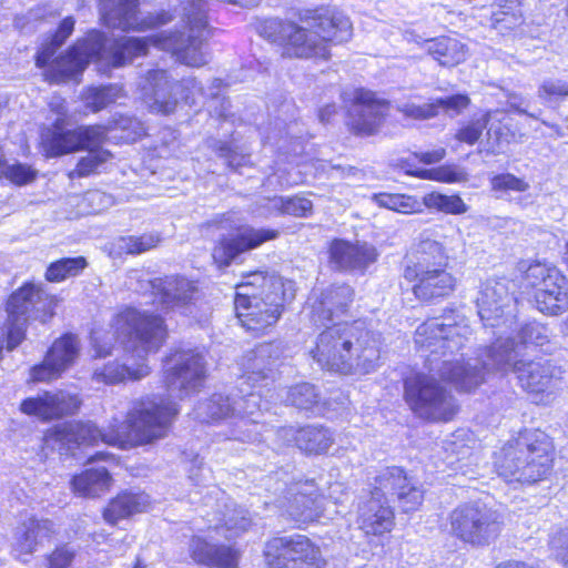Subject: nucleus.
<instances>
[{
  "mask_svg": "<svg viewBox=\"0 0 568 568\" xmlns=\"http://www.w3.org/2000/svg\"><path fill=\"white\" fill-rule=\"evenodd\" d=\"M372 200L381 207H385L402 214H412L422 211V203L412 195L377 193Z\"/></svg>",
  "mask_w": 568,
  "mask_h": 568,
  "instance_id": "44",
  "label": "nucleus"
},
{
  "mask_svg": "<svg viewBox=\"0 0 568 568\" xmlns=\"http://www.w3.org/2000/svg\"><path fill=\"white\" fill-rule=\"evenodd\" d=\"M270 568H324L320 549L303 535L276 537L267 541L264 550Z\"/></svg>",
  "mask_w": 568,
  "mask_h": 568,
  "instance_id": "15",
  "label": "nucleus"
},
{
  "mask_svg": "<svg viewBox=\"0 0 568 568\" xmlns=\"http://www.w3.org/2000/svg\"><path fill=\"white\" fill-rule=\"evenodd\" d=\"M313 210L312 202L306 197H285L284 214L294 216H307Z\"/></svg>",
  "mask_w": 568,
  "mask_h": 568,
  "instance_id": "61",
  "label": "nucleus"
},
{
  "mask_svg": "<svg viewBox=\"0 0 568 568\" xmlns=\"http://www.w3.org/2000/svg\"><path fill=\"white\" fill-rule=\"evenodd\" d=\"M162 237L159 233H144L140 236H120L112 242V251L115 254L139 255L158 247Z\"/></svg>",
  "mask_w": 568,
  "mask_h": 568,
  "instance_id": "38",
  "label": "nucleus"
},
{
  "mask_svg": "<svg viewBox=\"0 0 568 568\" xmlns=\"http://www.w3.org/2000/svg\"><path fill=\"white\" fill-rule=\"evenodd\" d=\"M351 329L356 333V339L352 341L348 348V357L345 358L343 375L368 374L379 366L381 359V336L367 329L362 322L351 323Z\"/></svg>",
  "mask_w": 568,
  "mask_h": 568,
  "instance_id": "21",
  "label": "nucleus"
},
{
  "mask_svg": "<svg viewBox=\"0 0 568 568\" xmlns=\"http://www.w3.org/2000/svg\"><path fill=\"white\" fill-rule=\"evenodd\" d=\"M57 302L55 296L33 283H27L12 293L7 303V348L11 351L24 339L31 315L44 323L53 315Z\"/></svg>",
  "mask_w": 568,
  "mask_h": 568,
  "instance_id": "12",
  "label": "nucleus"
},
{
  "mask_svg": "<svg viewBox=\"0 0 568 568\" xmlns=\"http://www.w3.org/2000/svg\"><path fill=\"white\" fill-rule=\"evenodd\" d=\"M263 386L250 384L244 386V392L240 389V381L237 382V394H234L237 405H235V418H237V430L232 434L234 439L241 442H253L257 439V434L248 428L251 425H256V419L253 418L254 414L262 409V393Z\"/></svg>",
  "mask_w": 568,
  "mask_h": 568,
  "instance_id": "28",
  "label": "nucleus"
},
{
  "mask_svg": "<svg viewBox=\"0 0 568 568\" xmlns=\"http://www.w3.org/2000/svg\"><path fill=\"white\" fill-rule=\"evenodd\" d=\"M356 339V333L351 329V323H335L320 333L316 345L311 349V356L327 371L342 374L345 369V358L348 357L347 347Z\"/></svg>",
  "mask_w": 568,
  "mask_h": 568,
  "instance_id": "17",
  "label": "nucleus"
},
{
  "mask_svg": "<svg viewBox=\"0 0 568 568\" xmlns=\"http://www.w3.org/2000/svg\"><path fill=\"white\" fill-rule=\"evenodd\" d=\"M87 266L88 262L83 256L61 258L47 267L44 276L48 282L58 283L78 276Z\"/></svg>",
  "mask_w": 568,
  "mask_h": 568,
  "instance_id": "43",
  "label": "nucleus"
},
{
  "mask_svg": "<svg viewBox=\"0 0 568 568\" xmlns=\"http://www.w3.org/2000/svg\"><path fill=\"white\" fill-rule=\"evenodd\" d=\"M555 266H550L544 263L530 264L525 272V280L531 287H538L544 285L550 276V271H556Z\"/></svg>",
  "mask_w": 568,
  "mask_h": 568,
  "instance_id": "58",
  "label": "nucleus"
},
{
  "mask_svg": "<svg viewBox=\"0 0 568 568\" xmlns=\"http://www.w3.org/2000/svg\"><path fill=\"white\" fill-rule=\"evenodd\" d=\"M114 334L128 353L122 363L111 361L95 368L92 379L109 385L125 381H139L151 372L146 355L155 353L166 337L163 320L158 315L128 308L119 313L113 321Z\"/></svg>",
  "mask_w": 568,
  "mask_h": 568,
  "instance_id": "5",
  "label": "nucleus"
},
{
  "mask_svg": "<svg viewBox=\"0 0 568 568\" xmlns=\"http://www.w3.org/2000/svg\"><path fill=\"white\" fill-rule=\"evenodd\" d=\"M175 12L181 29L163 31L150 38L110 39L101 31H90L65 54L52 61L49 77L54 82L68 81L82 73L92 60L120 68L131 63L134 58L145 55L150 44L171 52L185 65H205L209 62L205 45L213 34L209 20V0H179Z\"/></svg>",
  "mask_w": 568,
  "mask_h": 568,
  "instance_id": "2",
  "label": "nucleus"
},
{
  "mask_svg": "<svg viewBox=\"0 0 568 568\" xmlns=\"http://www.w3.org/2000/svg\"><path fill=\"white\" fill-rule=\"evenodd\" d=\"M489 113L484 114L481 118L471 120L462 125L455 134V139L462 143L474 145L481 136L483 131L489 122Z\"/></svg>",
  "mask_w": 568,
  "mask_h": 568,
  "instance_id": "53",
  "label": "nucleus"
},
{
  "mask_svg": "<svg viewBox=\"0 0 568 568\" xmlns=\"http://www.w3.org/2000/svg\"><path fill=\"white\" fill-rule=\"evenodd\" d=\"M123 97V90L118 84H109L88 89L84 95L85 106L92 112H99Z\"/></svg>",
  "mask_w": 568,
  "mask_h": 568,
  "instance_id": "47",
  "label": "nucleus"
},
{
  "mask_svg": "<svg viewBox=\"0 0 568 568\" xmlns=\"http://www.w3.org/2000/svg\"><path fill=\"white\" fill-rule=\"evenodd\" d=\"M396 165L400 168L406 174L417 176L420 179L434 180L446 183L457 182L460 180V173L456 172L454 169L449 166H440L430 170H413L412 165L406 160H398V163Z\"/></svg>",
  "mask_w": 568,
  "mask_h": 568,
  "instance_id": "52",
  "label": "nucleus"
},
{
  "mask_svg": "<svg viewBox=\"0 0 568 568\" xmlns=\"http://www.w3.org/2000/svg\"><path fill=\"white\" fill-rule=\"evenodd\" d=\"M285 197L274 196L263 200V204L260 206L257 215L268 219L272 216H278L284 214Z\"/></svg>",
  "mask_w": 568,
  "mask_h": 568,
  "instance_id": "63",
  "label": "nucleus"
},
{
  "mask_svg": "<svg viewBox=\"0 0 568 568\" xmlns=\"http://www.w3.org/2000/svg\"><path fill=\"white\" fill-rule=\"evenodd\" d=\"M471 335L465 315L449 311L420 324L415 332L416 347L426 355L428 373H417L404 381V396L413 413L429 422H448L458 407L452 393L437 376L454 384L459 390L471 392L484 382L479 358L460 362L456 352Z\"/></svg>",
  "mask_w": 568,
  "mask_h": 568,
  "instance_id": "1",
  "label": "nucleus"
},
{
  "mask_svg": "<svg viewBox=\"0 0 568 568\" xmlns=\"http://www.w3.org/2000/svg\"><path fill=\"white\" fill-rule=\"evenodd\" d=\"M501 525L497 511L478 503L460 505L449 515L452 534L473 546L493 542L499 536Z\"/></svg>",
  "mask_w": 568,
  "mask_h": 568,
  "instance_id": "14",
  "label": "nucleus"
},
{
  "mask_svg": "<svg viewBox=\"0 0 568 568\" xmlns=\"http://www.w3.org/2000/svg\"><path fill=\"white\" fill-rule=\"evenodd\" d=\"M515 301L511 281L507 277H489L480 283L476 297L478 315L485 326L511 328L514 316H505L506 310Z\"/></svg>",
  "mask_w": 568,
  "mask_h": 568,
  "instance_id": "16",
  "label": "nucleus"
},
{
  "mask_svg": "<svg viewBox=\"0 0 568 568\" xmlns=\"http://www.w3.org/2000/svg\"><path fill=\"white\" fill-rule=\"evenodd\" d=\"M149 285L164 310H173L189 304L197 292L194 282L179 275L154 278L149 281Z\"/></svg>",
  "mask_w": 568,
  "mask_h": 568,
  "instance_id": "30",
  "label": "nucleus"
},
{
  "mask_svg": "<svg viewBox=\"0 0 568 568\" xmlns=\"http://www.w3.org/2000/svg\"><path fill=\"white\" fill-rule=\"evenodd\" d=\"M194 536L190 541L192 559L211 568H235L239 561V552L231 546L215 542V538Z\"/></svg>",
  "mask_w": 568,
  "mask_h": 568,
  "instance_id": "29",
  "label": "nucleus"
},
{
  "mask_svg": "<svg viewBox=\"0 0 568 568\" xmlns=\"http://www.w3.org/2000/svg\"><path fill=\"white\" fill-rule=\"evenodd\" d=\"M81 406V399L77 394L68 390L44 393L38 397H30L21 403V410L27 415H33L41 419H53L65 415H73Z\"/></svg>",
  "mask_w": 568,
  "mask_h": 568,
  "instance_id": "26",
  "label": "nucleus"
},
{
  "mask_svg": "<svg viewBox=\"0 0 568 568\" xmlns=\"http://www.w3.org/2000/svg\"><path fill=\"white\" fill-rule=\"evenodd\" d=\"M79 353V342L74 335L67 334L57 339L48 351L49 362L54 364L63 373L73 364Z\"/></svg>",
  "mask_w": 568,
  "mask_h": 568,
  "instance_id": "40",
  "label": "nucleus"
},
{
  "mask_svg": "<svg viewBox=\"0 0 568 568\" xmlns=\"http://www.w3.org/2000/svg\"><path fill=\"white\" fill-rule=\"evenodd\" d=\"M301 24L281 19H267L260 28L262 37L283 48L288 58L327 60L329 43H342L352 37V23L343 13L329 8L303 9Z\"/></svg>",
  "mask_w": 568,
  "mask_h": 568,
  "instance_id": "3",
  "label": "nucleus"
},
{
  "mask_svg": "<svg viewBox=\"0 0 568 568\" xmlns=\"http://www.w3.org/2000/svg\"><path fill=\"white\" fill-rule=\"evenodd\" d=\"M206 362L202 353L194 349L176 351L164 364L163 377L168 398L156 395L143 400H155L160 403L161 408L173 407L171 425L179 412L175 400H182L199 393L206 379Z\"/></svg>",
  "mask_w": 568,
  "mask_h": 568,
  "instance_id": "11",
  "label": "nucleus"
},
{
  "mask_svg": "<svg viewBox=\"0 0 568 568\" xmlns=\"http://www.w3.org/2000/svg\"><path fill=\"white\" fill-rule=\"evenodd\" d=\"M403 276L409 282H415L413 293L422 302L449 296L457 283L456 277L445 265L427 267L425 262L406 264Z\"/></svg>",
  "mask_w": 568,
  "mask_h": 568,
  "instance_id": "18",
  "label": "nucleus"
},
{
  "mask_svg": "<svg viewBox=\"0 0 568 568\" xmlns=\"http://www.w3.org/2000/svg\"><path fill=\"white\" fill-rule=\"evenodd\" d=\"M478 358L484 375L491 371L515 372L521 387L529 393L551 394L561 381V371L550 362L524 363L519 359V347L509 338L506 343H493Z\"/></svg>",
  "mask_w": 568,
  "mask_h": 568,
  "instance_id": "9",
  "label": "nucleus"
},
{
  "mask_svg": "<svg viewBox=\"0 0 568 568\" xmlns=\"http://www.w3.org/2000/svg\"><path fill=\"white\" fill-rule=\"evenodd\" d=\"M74 29V20L72 17L64 18L55 34L52 37L50 42L42 45L36 58L38 67H45L52 59L57 50L64 43V41L71 36Z\"/></svg>",
  "mask_w": 568,
  "mask_h": 568,
  "instance_id": "46",
  "label": "nucleus"
},
{
  "mask_svg": "<svg viewBox=\"0 0 568 568\" xmlns=\"http://www.w3.org/2000/svg\"><path fill=\"white\" fill-rule=\"evenodd\" d=\"M422 205L430 210H436L446 214H464L468 211V206L458 195H445L437 192H432L423 197Z\"/></svg>",
  "mask_w": 568,
  "mask_h": 568,
  "instance_id": "49",
  "label": "nucleus"
},
{
  "mask_svg": "<svg viewBox=\"0 0 568 568\" xmlns=\"http://www.w3.org/2000/svg\"><path fill=\"white\" fill-rule=\"evenodd\" d=\"M55 362L50 361L48 354L45 355L41 364L34 365L30 371V377L32 382H51L59 378L62 372L54 364Z\"/></svg>",
  "mask_w": 568,
  "mask_h": 568,
  "instance_id": "57",
  "label": "nucleus"
},
{
  "mask_svg": "<svg viewBox=\"0 0 568 568\" xmlns=\"http://www.w3.org/2000/svg\"><path fill=\"white\" fill-rule=\"evenodd\" d=\"M235 290L236 317L247 332L258 335L278 321L285 300L284 282L278 275L252 272Z\"/></svg>",
  "mask_w": 568,
  "mask_h": 568,
  "instance_id": "7",
  "label": "nucleus"
},
{
  "mask_svg": "<svg viewBox=\"0 0 568 568\" xmlns=\"http://www.w3.org/2000/svg\"><path fill=\"white\" fill-rule=\"evenodd\" d=\"M236 233L230 237L223 236L213 248L212 257L219 266H227L240 254L254 250L263 243L274 240L278 232L270 229H254L250 225H231Z\"/></svg>",
  "mask_w": 568,
  "mask_h": 568,
  "instance_id": "22",
  "label": "nucleus"
},
{
  "mask_svg": "<svg viewBox=\"0 0 568 568\" xmlns=\"http://www.w3.org/2000/svg\"><path fill=\"white\" fill-rule=\"evenodd\" d=\"M354 291L349 285L327 287L320 296L310 298V318L317 326H326L347 312Z\"/></svg>",
  "mask_w": 568,
  "mask_h": 568,
  "instance_id": "25",
  "label": "nucleus"
},
{
  "mask_svg": "<svg viewBox=\"0 0 568 568\" xmlns=\"http://www.w3.org/2000/svg\"><path fill=\"white\" fill-rule=\"evenodd\" d=\"M537 308L548 315H557L568 306V282L559 272L550 271V276L535 294Z\"/></svg>",
  "mask_w": 568,
  "mask_h": 568,
  "instance_id": "32",
  "label": "nucleus"
},
{
  "mask_svg": "<svg viewBox=\"0 0 568 568\" xmlns=\"http://www.w3.org/2000/svg\"><path fill=\"white\" fill-rule=\"evenodd\" d=\"M105 128L106 133L109 131L119 132V134H114L113 138L118 139L124 143H133L141 139L145 134V128L143 123L136 118L120 115L118 119H114L112 123Z\"/></svg>",
  "mask_w": 568,
  "mask_h": 568,
  "instance_id": "45",
  "label": "nucleus"
},
{
  "mask_svg": "<svg viewBox=\"0 0 568 568\" xmlns=\"http://www.w3.org/2000/svg\"><path fill=\"white\" fill-rule=\"evenodd\" d=\"M550 548L555 558L564 566H568V527L551 537Z\"/></svg>",
  "mask_w": 568,
  "mask_h": 568,
  "instance_id": "60",
  "label": "nucleus"
},
{
  "mask_svg": "<svg viewBox=\"0 0 568 568\" xmlns=\"http://www.w3.org/2000/svg\"><path fill=\"white\" fill-rule=\"evenodd\" d=\"M331 262L339 270L364 268L376 261V248L367 243L335 240L329 247Z\"/></svg>",
  "mask_w": 568,
  "mask_h": 568,
  "instance_id": "31",
  "label": "nucleus"
},
{
  "mask_svg": "<svg viewBox=\"0 0 568 568\" xmlns=\"http://www.w3.org/2000/svg\"><path fill=\"white\" fill-rule=\"evenodd\" d=\"M397 111L405 118L413 120H428L437 115V110H435L433 101L423 105L405 102L397 106Z\"/></svg>",
  "mask_w": 568,
  "mask_h": 568,
  "instance_id": "55",
  "label": "nucleus"
},
{
  "mask_svg": "<svg viewBox=\"0 0 568 568\" xmlns=\"http://www.w3.org/2000/svg\"><path fill=\"white\" fill-rule=\"evenodd\" d=\"M54 534L55 527L52 520L34 515L26 516L14 528L12 549L19 556L31 555Z\"/></svg>",
  "mask_w": 568,
  "mask_h": 568,
  "instance_id": "27",
  "label": "nucleus"
},
{
  "mask_svg": "<svg viewBox=\"0 0 568 568\" xmlns=\"http://www.w3.org/2000/svg\"><path fill=\"white\" fill-rule=\"evenodd\" d=\"M138 6L139 0H99L101 19L110 28L141 30L158 28L173 20L172 13L164 10L140 19Z\"/></svg>",
  "mask_w": 568,
  "mask_h": 568,
  "instance_id": "19",
  "label": "nucleus"
},
{
  "mask_svg": "<svg viewBox=\"0 0 568 568\" xmlns=\"http://www.w3.org/2000/svg\"><path fill=\"white\" fill-rule=\"evenodd\" d=\"M389 497H396L399 508L405 511L418 509L424 500L422 486L400 467H386L374 479V488L359 497L358 528L365 535H382L394 524V513L388 505Z\"/></svg>",
  "mask_w": 568,
  "mask_h": 568,
  "instance_id": "6",
  "label": "nucleus"
},
{
  "mask_svg": "<svg viewBox=\"0 0 568 568\" xmlns=\"http://www.w3.org/2000/svg\"><path fill=\"white\" fill-rule=\"evenodd\" d=\"M266 485L273 487L275 495L278 494L274 499L275 506L282 510L283 515L300 525L317 520L324 515L329 504L343 503V497L347 495L344 493V486L335 483L329 486V495L326 499L314 479L287 483L277 474L270 476Z\"/></svg>",
  "mask_w": 568,
  "mask_h": 568,
  "instance_id": "10",
  "label": "nucleus"
},
{
  "mask_svg": "<svg viewBox=\"0 0 568 568\" xmlns=\"http://www.w3.org/2000/svg\"><path fill=\"white\" fill-rule=\"evenodd\" d=\"M103 142L104 140L99 145L80 149L89 150V153L79 161L77 168L70 173V178H82L95 173L102 164L111 159L109 151L99 149Z\"/></svg>",
  "mask_w": 568,
  "mask_h": 568,
  "instance_id": "51",
  "label": "nucleus"
},
{
  "mask_svg": "<svg viewBox=\"0 0 568 568\" xmlns=\"http://www.w3.org/2000/svg\"><path fill=\"white\" fill-rule=\"evenodd\" d=\"M220 521L222 523L216 524L213 530L216 535L223 536L227 540L233 539L240 534L246 531L252 524L248 511L243 508H234L227 510L223 519Z\"/></svg>",
  "mask_w": 568,
  "mask_h": 568,
  "instance_id": "39",
  "label": "nucleus"
},
{
  "mask_svg": "<svg viewBox=\"0 0 568 568\" xmlns=\"http://www.w3.org/2000/svg\"><path fill=\"white\" fill-rule=\"evenodd\" d=\"M171 406L162 407L155 400H139L133 404L125 422L101 432L91 422H70L55 426L52 437L69 450L81 445L103 442L122 449L144 445L165 437L170 430Z\"/></svg>",
  "mask_w": 568,
  "mask_h": 568,
  "instance_id": "4",
  "label": "nucleus"
},
{
  "mask_svg": "<svg viewBox=\"0 0 568 568\" xmlns=\"http://www.w3.org/2000/svg\"><path fill=\"white\" fill-rule=\"evenodd\" d=\"M447 254L444 246L434 240H422L416 250V256L408 258L407 264L425 262L427 267L437 266V264L447 266Z\"/></svg>",
  "mask_w": 568,
  "mask_h": 568,
  "instance_id": "50",
  "label": "nucleus"
},
{
  "mask_svg": "<svg viewBox=\"0 0 568 568\" xmlns=\"http://www.w3.org/2000/svg\"><path fill=\"white\" fill-rule=\"evenodd\" d=\"M286 402L298 409L310 410L320 405L321 394L315 385L300 383L288 388Z\"/></svg>",
  "mask_w": 568,
  "mask_h": 568,
  "instance_id": "48",
  "label": "nucleus"
},
{
  "mask_svg": "<svg viewBox=\"0 0 568 568\" xmlns=\"http://www.w3.org/2000/svg\"><path fill=\"white\" fill-rule=\"evenodd\" d=\"M425 49L440 65L454 67L466 58L465 45L457 39L440 37L425 41Z\"/></svg>",
  "mask_w": 568,
  "mask_h": 568,
  "instance_id": "35",
  "label": "nucleus"
},
{
  "mask_svg": "<svg viewBox=\"0 0 568 568\" xmlns=\"http://www.w3.org/2000/svg\"><path fill=\"white\" fill-rule=\"evenodd\" d=\"M237 402L235 397L214 394L207 400L201 403L195 410L196 417L202 422L217 420L227 417L235 418Z\"/></svg>",
  "mask_w": 568,
  "mask_h": 568,
  "instance_id": "37",
  "label": "nucleus"
},
{
  "mask_svg": "<svg viewBox=\"0 0 568 568\" xmlns=\"http://www.w3.org/2000/svg\"><path fill=\"white\" fill-rule=\"evenodd\" d=\"M499 6L501 10L493 13V23L496 30L505 33L523 24L520 0H499Z\"/></svg>",
  "mask_w": 568,
  "mask_h": 568,
  "instance_id": "41",
  "label": "nucleus"
},
{
  "mask_svg": "<svg viewBox=\"0 0 568 568\" xmlns=\"http://www.w3.org/2000/svg\"><path fill=\"white\" fill-rule=\"evenodd\" d=\"M538 95L545 97H568V83L561 79L544 80L538 89Z\"/></svg>",
  "mask_w": 568,
  "mask_h": 568,
  "instance_id": "62",
  "label": "nucleus"
},
{
  "mask_svg": "<svg viewBox=\"0 0 568 568\" xmlns=\"http://www.w3.org/2000/svg\"><path fill=\"white\" fill-rule=\"evenodd\" d=\"M495 466L498 475L507 481L532 484L544 479L552 467L548 436L538 429L520 433L501 448Z\"/></svg>",
  "mask_w": 568,
  "mask_h": 568,
  "instance_id": "8",
  "label": "nucleus"
},
{
  "mask_svg": "<svg viewBox=\"0 0 568 568\" xmlns=\"http://www.w3.org/2000/svg\"><path fill=\"white\" fill-rule=\"evenodd\" d=\"M111 476L105 468H91L73 477V491L87 498H97L111 487Z\"/></svg>",
  "mask_w": 568,
  "mask_h": 568,
  "instance_id": "34",
  "label": "nucleus"
},
{
  "mask_svg": "<svg viewBox=\"0 0 568 568\" xmlns=\"http://www.w3.org/2000/svg\"><path fill=\"white\" fill-rule=\"evenodd\" d=\"M140 98L146 106L158 113L174 111L178 100L174 94L175 83L165 70H150L139 81Z\"/></svg>",
  "mask_w": 568,
  "mask_h": 568,
  "instance_id": "24",
  "label": "nucleus"
},
{
  "mask_svg": "<svg viewBox=\"0 0 568 568\" xmlns=\"http://www.w3.org/2000/svg\"><path fill=\"white\" fill-rule=\"evenodd\" d=\"M52 111L58 114L52 128L42 134V144L49 156H59L79 151L81 148L99 145L106 139V130L101 124L81 125L73 130L65 129L67 106L63 101H52Z\"/></svg>",
  "mask_w": 568,
  "mask_h": 568,
  "instance_id": "13",
  "label": "nucleus"
},
{
  "mask_svg": "<svg viewBox=\"0 0 568 568\" xmlns=\"http://www.w3.org/2000/svg\"><path fill=\"white\" fill-rule=\"evenodd\" d=\"M433 102L435 110H437V115L440 110L446 113L458 114L468 106L470 100L466 94H454L434 99Z\"/></svg>",
  "mask_w": 568,
  "mask_h": 568,
  "instance_id": "56",
  "label": "nucleus"
},
{
  "mask_svg": "<svg viewBox=\"0 0 568 568\" xmlns=\"http://www.w3.org/2000/svg\"><path fill=\"white\" fill-rule=\"evenodd\" d=\"M75 552V548L70 544H63L57 547L49 557V567L68 568L72 564Z\"/></svg>",
  "mask_w": 568,
  "mask_h": 568,
  "instance_id": "59",
  "label": "nucleus"
},
{
  "mask_svg": "<svg viewBox=\"0 0 568 568\" xmlns=\"http://www.w3.org/2000/svg\"><path fill=\"white\" fill-rule=\"evenodd\" d=\"M296 446L306 454L325 453L333 444V435L329 429L322 426H305L295 432Z\"/></svg>",
  "mask_w": 568,
  "mask_h": 568,
  "instance_id": "36",
  "label": "nucleus"
},
{
  "mask_svg": "<svg viewBox=\"0 0 568 568\" xmlns=\"http://www.w3.org/2000/svg\"><path fill=\"white\" fill-rule=\"evenodd\" d=\"M490 186L493 191L501 193L510 191L525 192L529 189V184L525 180L510 173H503L493 176L490 179Z\"/></svg>",
  "mask_w": 568,
  "mask_h": 568,
  "instance_id": "54",
  "label": "nucleus"
},
{
  "mask_svg": "<svg viewBox=\"0 0 568 568\" xmlns=\"http://www.w3.org/2000/svg\"><path fill=\"white\" fill-rule=\"evenodd\" d=\"M216 151L221 158L225 159L226 165L231 169L236 170L246 163V156L237 154L227 143H219Z\"/></svg>",
  "mask_w": 568,
  "mask_h": 568,
  "instance_id": "64",
  "label": "nucleus"
},
{
  "mask_svg": "<svg viewBox=\"0 0 568 568\" xmlns=\"http://www.w3.org/2000/svg\"><path fill=\"white\" fill-rule=\"evenodd\" d=\"M498 334L499 335L494 343L499 341H501V343H506L509 338L510 342L513 341L515 343V346L518 345L519 351L521 349L523 345H542L548 339L546 327L538 323H528L521 326L516 337H514L511 334H507L506 329H503V327L498 329Z\"/></svg>",
  "mask_w": 568,
  "mask_h": 568,
  "instance_id": "42",
  "label": "nucleus"
},
{
  "mask_svg": "<svg viewBox=\"0 0 568 568\" xmlns=\"http://www.w3.org/2000/svg\"><path fill=\"white\" fill-rule=\"evenodd\" d=\"M282 354L280 344L265 343L247 352L242 361V375L240 376V389L250 384L267 386L273 379L272 372Z\"/></svg>",
  "mask_w": 568,
  "mask_h": 568,
  "instance_id": "23",
  "label": "nucleus"
},
{
  "mask_svg": "<svg viewBox=\"0 0 568 568\" xmlns=\"http://www.w3.org/2000/svg\"><path fill=\"white\" fill-rule=\"evenodd\" d=\"M150 504V497L144 493L123 491L108 503L102 516L105 523L114 526L120 520L145 511Z\"/></svg>",
  "mask_w": 568,
  "mask_h": 568,
  "instance_id": "33",
  "label": "nucleus"
},
{
  "mask_svg": "<svg viewBox=\"0 0 568 568\" xmlns=\"http://www.w3.org/2000/svg\"><path fill=\"white\" fill-rule=\"evenodd\" d=\"M347 124L356 135L376 133L388 111V103L379 100L372 91L355 89L351 93Z\"/></svg>",
  "mask_w": 568,
  "mask_h": 568,
  "instance_id": "20",
  "label": "nucleus"
}]
</instances>
